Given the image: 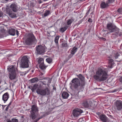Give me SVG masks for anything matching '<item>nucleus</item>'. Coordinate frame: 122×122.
Instances as JSON below:
<instances>
[{"instance_id":"obj_14","label":"nucleus","mask_w":122,"mask_h":122,"mask_svg":"<svg viewBox=\"0 0 122 122\" xmlns=\"http://www.w3.org/2000/svg\"><path fill=\"white\" fill-rule=\"evenodd\" d=\"M10 7L11 9L14 12H15L17 11V6L16 4L13 3L11 5Z\"/></svg>"},{"instance_id":"obj_7","label":"nucleus","mask_w":122,"mask_h":122,"mask_svg":"<svg viewBox=\"0 0 122 122\" xmlns=\"http://www.w3.org/2000/svg\"><path fill=\"white\" fill-rule=\"evenodd\" d=\"M116 110L120 111L122 110V101L120 100H116L114 103Z\"/></svg>"},{"instance_id":"obj_44","label":"nucleus","mask_w":122,"mask_h":122,"mask_svg":"<svg viewBox=\"0 0 122 122\" xmlns=\"http://www.w3.org/2000/svg\"><path fill=\"white\" fill-rule=\"evenodd\" d=\"M88 21L90 22L91 23L92 22V20L91 18H89L88 20Z\"/></svg>"},{"instance_id":"obj_8","label":"nucleus","mask_w":122,"mask_h":122,"mask_svg":"<svg viewBox=\"0 0 122 122\" xmlns=\"http://www.w3.org/2000/svg\"><path fill=\"white\" fill-rule=\"evenodd\" d=\"M107 28L109 32L107 34H110L111 33L114 32L117 27L113 25L112 23L108 24L107 26Z\"/></svg>"},{"instance_id":"obj_31","label":"nucleus","mask_w":122,"mask_h":122,"mask_svg":"<svg viewBox=\"0 0 122 122\" xmlns=\"http://www.w3.org/2000/svg\"><path fill=\"white\" fill-rule=\"evenodd\" d=\"M7 121V122H18V120L15 118L12 119L11 121L9 119H8Z\"/></svg>"},{"instance_id":"obj_49","label":"nucleus","mask_w":122,"mask_h":122,"mask_svg":"<svg viewBox=\"0 0 122 122\" xmlns=\"http://www.w3.org/2000/svg\"><path fill=\"white\" fill-rule=\"evenodd\" d=\"M89 13V12H88V11L86 13V16Z\"/></svg>"},{"instance_id":"obj_57","label":"nucleus","mask_w":122,"mask_h":122,"mask_svg":"<svg viewBox=\"0 0 122 122\" xmlns=\"http://www.w3.org/2000/svg\"><path fill=\"white\" fill-rule=\"evenodd\" d=\"M6 1H8L9 0H5Z\"/></svg>"},{"instance_id":"obj_56","label":"nucleus","mask_w":122,"mask_h":122,"mask_svg":"<svg viewBox=\"0 0 122 122\" xmlns=\"http://www.w3.org/2000/svg\"><path fill=\"white\" fill-rule=\"evenodd\" d=\"M54 108H51V110H52L54 109Z\"/></svg>"},{"instance_id":"obj_21","label":"nucleus","mask_w":122,"mask_h":122,"mask_svg":"<svg viewBox=\"0 0 122 122\" xmlns=\"http://www.w3.org/2000/svg\"><path fill=\"white\" fill-rule=\"evenodd\" d=\"M31 109L32 112H36L38 111L37 106L35 105H34L32 106Z\"/></svg>"},{"instance_id":"obj_41","label":"nucleus","mask_w":122,"mask_h":122,"mask_svg":"<svg viewBox=\"0 0 122 122\" xmlns=\"http://www.w3.org/2000/svg\"><path fill=\"white\" fill-rule=\"evenodd\" d=\"M47 79H46L44 80L43 81V82H45V83H46V84H47Z\"/></svg>"},{"instance_id":"obj_16","label":"nucleus","mask_w":122,"mask_h":122,"mask_svg":"<svg viewBox=\"0 0 122 122\" xmlns=\"http://www.w3.org/2000/svg\"><path fill=\"white\" fill-rule=\"evenodd\" d=\"M39 66L40 68L42 70L43 72L42 71L41 72L42 74L41 75H42L45 73L43 70L46 69L47 66H46L44 64V63L41 64L39 65Z\"/></svg>"},{"instance_id":"obj_29","label":"nucleus","mask_w":122,"mask_h":122,"mask_svg":"<svg viewBox=\"0 0 122 122\" xmlns=\"http://www.w3.org/2000/svg\"><path fill=\"white\" fill-rule=\"evenodd\" d=\"M38 62L39 65L42 64L44 63V59L42 58H39L38 60Z\"/></svg>"},{"instance_id":"obj_48","label":"nucleus","mask_w":122,"mask_h":122,"mask_svg":"<svg viewBox=\"0 0 122 122\" xmlns=\"http://www.w3.org/2000/svg\"><path fill=\"white\" fill-rule=\"evenodd\" d=\"M53 89L55 90L56 89V88L54 87V86H53Z\"/></svg>"},{"instance_id":"obj_18","label":"nucleus","mask_w":122,"mask_h":122,"mask_svg":"<svg viewBox=\"0 0 122 122\" xmlns=\"http://www.w3.org/2000/svg\"><path fill=\"white\" fill-rule=\"evenodd\" d=\"M115 57L116 59H118V61H121L122 60V55H120L118 53H117L115 56Z\"/></svg>"},{"instance_id":"obj_35","label":"nucleus","mask_w":122,"mask_h":122,"mask_svg":"<svg viewBox=\"0 0 122 122\" xmlns=\"http://www.w3.org/2000/svg\"><path fill=\"white\" fill-rule=\"evenodd\" d=\"M52 80V79H50L49 78H47V85L49 86L50 85V83L51 82V81Z\"/></svg>"},{"instance_id":"obj_6","label":"nucleus","mask_w":122,"mask_h":122,"mask_svg":"<svg viewBox=\"0 0 122 122\" xmlns=\"http://www.w3.org/2000/svg\"><path fill=\"white\" fill-rule=\"evenodd\" d=\"M28 59L26 56H24L22 58L20 66L22 68L28 67Z\"/></svg>"},{"instance_id":"obj_45","label":"nucleus","mask_w":122,"mask_h":122,"mask_svg":"<svg viewBox=\"0 0 122 122\" xmlns=\"http://www.w3.org/2000/svg\"><path fill=\"white\" fill-rule=\"evenodd\" d=\"M41 83L42 84V85H46V83H45V82H43V81H41Z\"/></svg>"},{"instance_id":"obj_59","label":"nucleus","mask_w":122,"mask_h":122,"mask_svg":"<svg viewBox=\"0 0 122 122\" xmlns=\"http://www.w3.org/2000/svg\"><path fill=\"white\" fill-rule=\"evenodd\" d=\"M53 112H50V113H53Z\"/></svg>"},{"instance_id":"obj_5","label":"nucleus","mask_w":122,"mask_h":122,"mask_svg":"<svg viewBox=\"0 0 122 122\" xmlns=\"http://www.w3.org/2000/svg\"><path fill=\"white\" fill-rule=\"evenodd\" d=\"M36 53L37 55H42L46 51V47L41 45L37 46L35 48Z\"/></svg>"},{"instance_id":"obj_27","label":"nucleus","mask_w":122,"mask_h":122,"mask_svg":"<svg viewBox=\"0 0 122 122\" xmlns=\"http://www.w3.org/2000/svg\"><path fill=\"white\" fill-rule=\"evenodd\" d=\"M74 20V19L72 18L68 20H67V24L68 25H70Z\"/></svg>"},{"instance_id":"obj_28","label":"nucleus","mask_w":122,"mask_h":122,"mask_svg":"<svg viewBox=\"0 0 122 122\" xmlns=\"http://www.w3.org/2000/svg\"><path fill=\"white\" fill-rule=\"evenodd\" d=\"M113 60L112 59H108V61L109 63H111V66H109L108 67L110 68H111L112 67V66L113 65L114 63H113L112 62H113Z\"/></svg>"},{"instance_id":"obj_54","label":"nucleus","mask_w":122,"mask_h":122,"mask_svg":"<svg viewBox=\"0 0 122 122\" xmlns=\"http://www.w3.org/2000/svg\"><path fill=\"white\" fill-rule=\"evenodd\" d=\"M90 9H91V8H90V9H89L88 10V12H89V11H90Z\"/></svg>"},{"instance_id":"obj_42","label":"nucleus","mask_w":122,"mask_h":122,"mask_svg":"<svg viewBox=\"0 0 122 122\" xmlns=\"http://www.w3.org/2000/svg\"><path fill=\"white\" fill-rule=\"evenodd\" d=\"M41 118H39L37 119H36L35 120V121L34 122H37Z\"/></svg>"},{"instance_id":"obj_2","label":"nucleus","mask_w":122,"mask_h":122,"mask_svg":"<svg viewBox=\"0 0 122 122\" xmlns=\"http://www.w3.org/2000/svg\"><path fill=\"white\" fill-rule=\"evenodd\" d=\"M107 76L106 69L101 67L99 68L96 71L93 78L96 80L100 82L105 81L107 79Z\"/></svg>"},{"instance_id":"obj_47","label":"nucleus","mask_w":122,"mask_h":122,"mask_svg":"<svg viewBox=\"0 0 122 122\" xmlns=\"http://www.w3.org/2000/svg\"><path fill=\"white\" fill-rule=\"evenodd\" d=\"M3 15L2 13L1 12H0V17H1Z\"/></svg>"},{"instance_id":"obj_38","label":"nucleus","mask_w":122,"mask_h":122,"mask_svg":"<svg viewBox=\"0 0 122 122\" xmlns=\"http://www.w3.org/2000/svg\"><path fill=\"white\" fill-rule=\"evenodd\" d=\"M114 0H108L107 1L108 4L109 3H112L114 2Z\"/></svg>"},{"instance_id":"obj_23","label":"nucleus","mask_w":122,"mask_h":122,"mask_svg":"<svg viewBox=\"0 0 122 122\" xmlns=\"http://www.w3.org/2000/svg\"><path fill=\"white\" fill-rule=\"evenodd\" d=\"M59 38V36H56L55 37L54 41L56 44V45L57 46H58V41Z\"/></svg>"},{"instance_id":"obj_1","label":"nucleus","mask_w":122,"mask_h":122,"mask_svg":"<svg viewBox=\"0 0 122 122\" xmlns=\"http://www.w3.org/2000/svg\"><path fill=\"white\" fill-rule=\"evenodd\" d=\"M78 78L73 79L70 83V88L75 92L78 93L80 92L85 86V77L81 74L77 75Z\"/></svg>"},{"instance_id":"obj_13","label":"nucleus","mask_w":122,"mask_h":122,"mask_svg":"<svg viewBox=\"0 0 122 122\" xmlns=\"http://www.w3.org/2000/svg\"><path fill=\"white\" fill-rule=\"evenodd\" d=\"M6 12L9 15V16L12 18H14L16 17V14L12 13V11L10 9H8L7 10Z\"/></svg>"},{"instance_id":"obj_53","label":"nucleus","mask_w":122,"mask_h":122,"mask_svg":"<svg viewBox=\"0 0 122 122\" xmlns=\"http://www.w3.org/2000/svg\"><path fill=\"white\" fill-rule=\"evenodd\" d=\"M103 38V41H105L106 40V39L105 38Z\"/></svg>"},{"instance_id":"obj_34","label":"nucleus","mask_w":122,"mask_h":122,"mask_svg":"<svg viewBox=\"0 0 122 122\" xmlns=\"http://www.w3.org/2000/svg\"><path fill=\"white\" fill-rule=\"evenodd\" d=\"M66 29L67 28L66 27H62L60 29V31L63 32L65 31L66 30Z\"/></svg>"},{"instance_id":"obj_26","label":"nucleus","mask_w":122,"mask_h":122,"mask_svg":"<svg viewBox=\"0 0 122 122\" xmlns=\"http://www.w3.org/2000/svg\"><path fill=\"white\" fill-rule=\"evenodd\" d=\"M35 112H32L31 113L30 116L32 119H35L36 117V115Z\"/></svg>"},{"instance_id":"obj_32","label":"nucleus","mask_w":122,"mask_h":122,"mask_svg":"<svg viewBox=\"0 0 122 122\" xmlns=\"http://www.w3.org/2000/svg\"><path fill=\"white\" fill-rule=\"evenodd\" d=\"M15 76L14 74H10L9 78L10 79L12 80L15 78Z\"/></svg>"},{"instance_id":"obj_10","label":"nucleus","mask_w":122,"mask_h":122,"mask_svg":"<svg viewBox=\"0 0 122 122\" xmlns=\"http://www.w3.org/2000/svg\"><path fill=\"white\" fill-rule=\"evenodd\" d=\"M83 112V111L81 109H76L73 110L72 114L74 117H77Z\"/></svg>"},{"instance_id":"obj_52","label":"nucleus","mask_w":122,"mask_h":122,"mask_svg":"<svg viewBox=\"0 0 122 122\" xmlns=\"http://www.w3.org/2000/svg\"><path fill=\"white\" fill-rule=\"evenodd\" d=\"M110 117H111V118H113V117L112 116H111V115H110Z\"/></svg>"},{"instance_id":"obj_4","label":"nucleus","mask_w":122,"mask_h":122,"mask_svg":"<svg viewBox=\"0 0 122 122\" xmlns=\"http://www.w3.org/2000/svg\"><path fill=\"white\" fill-rule=\"evenodd\" d=\"M36 40L34 35L32 33H29L27 35L25 44L28 46L31 45L34 43Z\"/></svg>"},{"instance_id":"obj_17","label":"nucleus","mask_w":122,"mask_h":122,"mask_svg":"<svg viewBox=\"0 0 122 122\" xmlns=\"http://www.w3.org/2000/svg\"><path fill=\"white\" fill-rule=\"evenodd\" d=\"M99 118L103 122H107L108 120L107 117L103 114L100 115L99 116Z\"/></svg>"},{"instance_id":"obj_19","label":"nucleus","mask_w":122,"mask_h":122,"mask_svg":"<svg viewBox=\"0 0 122 122\" xmlns=\"http://www.w3.org/2000/svg\"><path fill=\"white\" fill-rule=\"evenodd\" d=\"M108 3L107 1L106 3L104 2H102L101 4V8H106L108 6Z\"/></svg>"},{"instance_id":"obj_24","label":"nucleus","mask_w":122,"mask_h":122,"mask_svg":"<svg viewBox=\"0 0 122 122\" xmlns=\"http://www.w3.org/2000/svg\"><path fill=\"white\" fill-rule=\"evenodd\" d=\"M38 80L37 78L35 77L31 79L30 80V81L31 83H33L37 82Z\"/></svg>"},{"instance_id":"obj_33","label":"nucleus","mask_w":122,"mask_h":122,"mask_svg":"<svg viewBox=\"0 0 122 122\" xmlns=\"http://www.w3.org/2000/svg\"><path fill=\"white\" fill-rule=\"evenodd\" d=\"M46 61L48 63H50L52 61V59L51 58H48L46 59Z\"/></svg>"},{"instance_id":"obj_50","label":"nucleus","mask_w":122,"mask_h":122,"mask_svg":"<svg viewBox=\"0 0 122 122\" xmlns=\"http://www.w3.org/2000/svg\"><path fill=\"white\" fill-rule=\"evenodd\" d=\"M11 102H10V103H9V105H8V106H10L11 104Z\"/></svg>"},{"instance_id":"obj_11","label":"nucleus","mask_w":122,"mask_h":122,"mask_svg":"<svg viewBox=\"0 0 122 122\" xmlns=\"http://www.w3.org/2000/svg\"><path fill=\"white\" fill-rule=\"evenodd\" d=\"M15 33H16V35L18 36L19 34V33L17 30L11 28L10 29L9 31V33L10 35L12 36L15 35Z\"/></svg>"},{"instance_id":"obj_22","label":"nucleus","mask_w":122,"mask_h":122,"mask_svg":"<svg viewBox=\"0 0 122 122\" xmlns=\"http://www.w3.org/2000/svg\"><path fill=\"white\" fill-rule=\"evenodd\" d=\"M62 97L64 99H67L69 96L68 93L66 92H63L62 93Z\"/></svg>"},{"instance_id":"obj_12","label":"nucleus","mask_w":122,"mask_h":122,"mask_svg":"<svg viewBox=\"0 0 122 122\" xmlns=\"http://www.w3.org/2000/svg\"><path fill=\"white\" fill-rule=\"evenodd\" d=\"M91 102L89 100L85 101L83 102L82 105L85 108H88L91 106Z\"/></svg>"},{"instance_id":"obj_43","label":"nucleus","mask_w":122,"mask_h":122,"mask_svg":"<svg viewBox=\"0 0 122 122\" xmlns=\"http://www.w3.org/2000/svg\"><path fill=\"white\" fill-rule=\"evenodd\" d=\"M41 118H39L37 119H36L35 120V121L34 122H37Z\"/></svg>"},{"instance_id":"obj_3","label":"nucleus","mask_w":122,"mask_h":122,"mask_svg":"<svg viewBox=\"0 0 122 122\" xmlns=\"http://www.w3.org/2000/svg\"><path fill=\"white\" fill-rule=\"evenodd\" d=\"M38 85L37 84H35L33 86H31V90L32 92L37 88L36 90V92L38 94L42 96L49 95L50 94V90L47 87L44 89L38 88Z\"/></svg>"},{"instance_id":"obj_15","label":"nucleus","mask_w":122,"mask_h":122,"mask_svg":"<svg viewBox=\"0 0 122 122\" xmlns=\"http://www.w3.org/2000/svg\"><path fill=\"white\" fill-rule=\"evenodd\" d=\"M9 97V95L7 92L5 93L3 95L2 99L4 101V103H5Z\"/></svg>"},{"instance_id":"obj_37","label":"nucleus","mask_w":122,"mask_h":122,"mask_svg":"<svg viewBox=\"0 0 122 122\" xmlns=\"http://www.w3.org/2000/svg\"><path fill=\"white\" fill-rule=\"evenodd\" d=\"M117 11L120 14H122V8H119L117 10Z\"/></svg>"},{"instance_id":"obj_39","label":"nucleus","mask_w":122,"mask_h":122,"mask_svg":"<svg viewBox=\"0 0 122 122\" xmlns=\"http://www.w3.org/2000/svg\"><path fill=\"white\" fill-rule=\"evenodd\" d=\"M119 90V89H114V90H113L112 91V92H116L118 91Z\"/></svg>"},{"instance_id":"obj_9","label":"nucleus","mask_w":122,"mask_h":122,"mask_svg":"<svg viewBox=\"0 0 122 122\" xmlns=\"http://www.w3.org/2000/svg\"><path fill=\"white\" fill-rule=\"evenodd\" d=\"M114 32V33L112 34L111 36L113 38H115L118 36H121L122 35V32L120 31L119 29L117 27Z\"/></svg>"},{"instance_id":"obj_30","label":"nucleus","mask_w":122,"mask_h":122,"mask_svg":"<svg viewBox=\"0 0 122 122\" xmlns=\"http://www.w3.org/2000/svg\"><path fill=\"white\" fill-rule=\"evenodd\" d=\"M50 14V11L49 10H46L45 11L44 15L45 17L47 16Z\"/></svg>"},{"instance_id":"obj_58","label":"nucleus","mask_w":122,"mask_h":122,"mask_svg":"<svg viewBox=\"0 0 122 122\" xmlns=\"http://www.w3.org/2000/svg\"><path fill=\"white\" fill-rule=\"evenodd\" d=\"M2 106H6V105H4V106L3 105H2Z\"/></svg>"},{"instance_id":"obj_46","label":"nucleus","mask_w":122,"mask_h":122,"mask_svg":"<svg viewBox=\"0 0 122 122\" xmlns=\"http://www.w3.org/2000/svg\"><path fill=\"white\" fill-rule=\"evenodd\" d=\"M9 107L8 106H7V107H6L5 110L6 111H7Z\"/></svg>"},{"instance_id":"obj_20","label":"nucleus","mask_w":122,"mask_h":122,"mask_svg":"<svg viewBox=\"0 0 122 122\" xmlns=\"http://www.w3.org/2000/svg\"><path fill=\"white\" fill-rule=\"evenodd\" d=\"M7 69L9 71L12 73H14L15 71V66H10Z\"/></svg>"},{"instance_id":"obj_25","label":"nucleus","mask_w":122,"mask_h":122,"mask_svg":"<svg viewBox=\"0 0 122 122\" xmlns=\"http://www.w3.org/2000/svg\"><path fill=\"white\" fill-rule=\"evenodd\" d=\"M77 48L76 47H74L71 50V54L73 55H74L76 51Z\"/></svg>"},{"instance_id":"obj_40","label":"nucleus","mask_w":122,"mask_h":122,"mask_svg":"<svg viewBox=\"0 0 122 122\" xmlns=\"http://www.w3.org/2000/svg\"><path fill=\"white\" fill-rule=\"evenodd\" d=\"M119 80L120 82H122V76L120 77Z\"/></svg>"},{"instance_id":"obj_55","label":"nucleus","mask_w":122,"mask_h":122,"mask_svg":"<svg viewBox=\"0 0 122 122\" xmlns=\"http://www.w3.org/2000/svg\"><path fill=\"white\" fill-rule=\"evenodd\" d=\"M31 86H29L28 87L29 88H30L31 89Z\"/></svg>"},{"instance_id":"obj_36","label":"nucleus","mask_w":122,"mask_h":122,"mask_svg":"<svg viewBox=\"0 0 122 122\" xmlns=\"http://www.w3.org/2000/svg\"><path fill=\"white\" fill-rule=\"evenodd\" d=\"M62 46L63 47H67V44L65 42H63L62 43Z\"/></svg>"},{"instance_id":"obj_51","label":"nucleus","mask_w":122,"mask_h":122,"mask_svg":"<svg viewBox=\"0 0 122 122\" xmlns=\"http://www.w3.org/2000/svg\"><path fill=\"white\" fill-rule=\"evenodd\" d=\"M77 2H80L82 0H77Z\"/></svg>"}]
</instances>
